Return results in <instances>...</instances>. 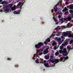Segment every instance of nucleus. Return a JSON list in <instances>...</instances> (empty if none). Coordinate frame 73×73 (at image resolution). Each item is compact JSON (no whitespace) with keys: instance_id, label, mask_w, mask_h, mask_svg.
<instances>
[{"instance_id":"obj_29","label":"nucleus","mask_w":73,"mask_h":73,"mask_svg":"<svg viewBox=\"0 0 73 73\" xmlns=\"http://www.w3.org/2000/svg\"><path fill=\"white\" fill-rule=\"evenodd\" d=\"M67 8L64 9L62 10V12H66V11H67Z\"/></svg>"},{"instance_id":"obj_43","label":"nucleus","mask_w":73,"mask_h":73,"mask_svg":"<svg viewBox=\"0 0 73 73\" xmlns=\"http://www.w3.org/2000/svg\"><path fill=\"white\" fill-rule=\"evenodd\" d=\"M62 42L61 41H59V42H58V44H59V45H61V43H62Z\"/></svg>"},{"instance_id":"obj_63","label":"nucleus","mask_w":73,"mask_h":73,"mask_svg":"<svg viewBox=\"0 0 73 73\" xmlns=\"http://www.w3.org/2000/svg\"><path fill=\"white\" fill-rule=\"evenodd\" d=\"M1 12H3V10H1Z\"/></svg>"},{"instance_id":"obj_39","label":"nucleus","mask_w":73,"mask_h":73,"mask_svg":"<svg viewBox=\"0 0 73 73\" xmlns=\"http://www.w3.org/2000/svg\"><path fill=\"white\" fill-rule=\"evenodd\" d=\"M46 40L47 41V42H50V39H47Z\"/></svg>"},{"instance_id":"obj_13","label":"nucleus","mask_w":73,"mask_h":73,"mask_svg":"<svg viewBox=\"0 0 73 73\" xmlns=\"http://www.w3.org/2000/svg\"><path fill=\"white\" fill-rule=\"evenodd\" d=\"M57 45V42H56V41L53 42L52 44V45L53 46H55V45Z\"/></svg>"},{"instance_id":"obj_3","label":"nucleus","mask_w":73,"mask_h":73,"mask_svg":"<svg viewBox=\"0 0 73 73\" xmlns=\"http://www.w3.org/2000/svg\"><path fill=\"white\" fill-rule=\"evenodd\" d=\"M49 60H50L52 63H54L55 64H57V63H58L59 61H60V60L59 59H54L52 60L49 59Z\"/></svg>"},{"instance_id":"obj_14","label":"nucleus","mask_w":73,"mask_h":73,"mask_svg":"<svg viewBox=\"0 0 73 73\" xmlns=\"http://www.w3.org/2000/svg\"><path fill=\"white\" fill-rule=\"evenodd\" d=\"M49 56L50 57V58L51 59H53V58L54 57V56H53V54H51V55H50V56Z\"/></svg>"},{"instance_id":"obj_41","label":"nucleus","mask_w":73,"mask_h":73,"mask_svg":"<svg viewBox=\"0 0 73 73\" xmlns=\"http://www.w3.org/2000/svg\"><path fill=\"white\" fill-rule=\"evenodd\" d=\"M58 18L60 19H61V16L60 15H58Z\"/></svg>"},{"instance_id":"obj_24","label":"nucleus","mask_w":73,"mask_h":73,"mask_svg":"<svg viewBox=\"0 0 73 73\" xmlns=\"http://www.w3.org/2000/svg\"><path fill=\"white\" fill-rule=\"evenodd\" d=\"M69 12V13H71V14H73V11L72 10H70Z\"/></svg>"},{"instance_id":"obj_35","label":"nucleus","mask_w":73,"mask_h":73,"mask_svg":"<svg viewBox=\"0 0 73 73\" xmlns=\"http://www.w3.org/2000/svg\"><path fill=\"white\" fill-rule=\"evenodd\" d=\"M42 59L41 58H40V63H41V62H42Z\"/></svg>"},{"instance_id":"obj_32","label":"nucleus","mask_w":73,"mask_h":73,"mask_svg":"<svg viewBox=\"0 0 73 73\" xmlns=\"http://www.w3.org/2000/svg\"><path fill=\"white\" fill-rule=\"evenodd\" d=\"M59 20L60 21H61L62 23H63L64 22V21L63 20V19L62 18L61 19H59Z\"/></svg>"},{"instance_id":"obj_50","label":"nucleus","mask_w":73,"mask_h":73,"mask_svg":"<svg viewBox=\"0 0 73 73\" xmlns=\"http://www.w3.org/2000/svg\"><path fill=\"white\" fill-rule=\"evenodd\" d=\"M39 50H40V52H42V51H43L42 50V49H39Z\"/></svg>"},{"instance_id":"obj_45","label":"nucleus","mask_w":73,"mask_h":73,"mask_svg":"<svg viewBox=\"0 0 73 73\" xmlns=\"http://www.w3.org/2000/svg\"><path fill=\"white\" fill-rule=\"evenodd\" d=\"M58 38L56 37L55 38V41H58Z\"/></svg>"},{"instance_id":"obj_17","label":"nucleus","mask_w":73,"mask_h":73,"mask_svg":"<svg viewBox=\"0 0 73 73\" xmlns=\"http://www.w3.org/2000/svg\"><path fill=\"white\" fill-rule=\"evenodd\" d=\"M68 37H72V34L71 33H68Z\"/></svg>"},{"instance_id":"obj_46","label":"nucleus","mask_w":73,"mask_h":73,"mask_svg":"<svg viewBox=\"0 0 73 73\" xmlns=\"http://www.w3.org/2000/svg\"><path fill=\"white\" fill-rule=\"evenodd\" d=\"M14 14H17V11H15L14 13Z\"/></svg>"},{"instance_id":"obj_20","label":"nucleus","mask_w":73,"mask_h":73,"mask_svg":"<svg viewBox=\"0 0 73 73\" xmlns=\"http://www.w3.org/2000/svg\"><path fill=\"white\" fill-rule=\"evenodd\" d=\"M59 54H60V53H59L58 51L55 53V55L56 56H58Z\"/></svg>"},{"instance_id":"obj_23","label":"nucleus","mask_w":73,"mask_h":73,"mask_svg":"<svg viewBox=\"0 0 73 73\" xmlns=\"http://www.w3.org/2000/svg\"><path fill=\"white\" fill-rule=\"evenodd\" d=\"M15 9H16V7H12L11 8V11H14V10H15Z\"/></svg>"},{"instance_id":"obj_44","label":"nucleus","mask_w":73,"mask_h":73,"mask_svg":"<svg viewBox=\"0 0 73 73\" xmlns=\"http://www.w3.org/2000/svg\"><path fill=\"white\" fill-rule=\"evenodd\" d=\"M57 41L58 42H59V41H61V39L60 38H58Z\"/></svg>"},{"instance_id":"obj_57","label":"nucleus","mask_w":73,"mask_h":73,"mask_svg":"<svg viewBox=\"0 0 73 73\" xmlns=\"http://www.w3.org/2000/svg\"><path fill=\"white\" fill-rule=\"evenodd\" d=\"M15 67H18V65H15Z\"/></svg>"},{"instance_id":"obj_37","label":"nucleus","mask_w":73,"mask_h":73,"mask_svg":"<svg viewBox=\"0 0 73 73\" xmlns=\"http://www.w3.org/2000/svg\"><path fill=\"white\" fill-rule=\"evenodd\" d=\"M17 12V14H20V10H18Z\"/></svg>"},{"instance_id":"obj_53","label":"nucleus","mask_w":73,"mask_h":73,"mask_svg":"<svg viewBox=\"0 0 73 73\" xmlns=\"http://www.w3.org/2000/svg\"><path fill=\"white\" fill-rule=\"evenodd\" d=\"M61 37L62 38H64V37L63 36H62Z\"/></svg>"},{"instance_id":"obj_56","label":"nucleus","mask_w":73,"mask_h":73,"mask_svg":"<svg viewBox=\"0 0 73 73\" xmlns=\"http://www.w3.org/2000/svg\"><path fill=\"white\" fill-rule=\"evenodd\" d=\"M72 37L73 38V33H72Z\"/></svg>"},{"instance_id":"obj_27","label":"nucleus","mask_w":73,"mask_h":73,"mask_svg":"<svg viewBox=\"0 0 73 73\" xmlns=\"http://www.w3.org/2000/svg\"><path fill=\"white\" fill-rule=\"evenodd\" d=\"M69 12L68 11H65L64 13V15L66 16L68 14Z\"/></svg>"},{"instance_id":"obj_36","label":"nucleus","mask_w":73,"mask_h":73,"mask_svg":"<svg viewBox=\"0 0 73 73\" xmlns=\"http://www.w3.org/2000/svg\"><path fill=\"white\" fill-rule=\"evenodd\" d=\"M46 62V61L45 60H44L43 62H41L42 64H45Z\"/></svg>"},{"instance_id":"obj_52","label":"nucleus","mask_w":73,"mask_h":73,"mask_svg":"<svg viewBox=\"0 0 73 73\" xmlns=\"http://www.w3.org/2000/svg\"><path fill=\"white\" fill-rule=\"evenodd\" d=\"M7 60H11V58H8Z\"/></svg>"},{"instance_id":"obj_31","label":"nucleus","mask_w":73,"mask_h":73,"mask_svg":"<svg viewBox=\"0 0 73 73\" xmlns=\"http://www.w3.org/2000/svg\"><path fill=\"white\" fill-rule=\"evenodd\" d=\"M36 62L37 63V64H38L39 63V62H38V59L37 58L36 60Z\"/></svg>"},{"instance_id":"obj_4","label":"nucleus","mask_w":73,"mask_h":73,"mask_svg":"<svg viewBox=\"0 0 73 73\" xmlns=\"http://www.w3.org/2000/svg\"><path fill=\"white\" fill-rule=\"evenodd\" d=\"M24 5V3L21 4V2H20L18 4L17 6L16 7L17 8H19V7H22L23 5Z\"/></svg>"},{"instance_id":"obj_40","label":"nucleus","mask_w":73,"mask_h":73,"mask_svg":"<svg viewBox=\"0 0 73 73\" xmlns=\"http://www.w3.org/2000/svg\"><path fill=\"white\" fill-rule=\"evenodd\" d=\"M44 44H45L46 45V44H47V43H48V42L46 40V41H45L44 42Z\"/></svg>"},{"instance_id":"obj_1","label":"nucleus","mask_w":73,"mask_h":73,"mask_svg":"<svg viewBox=\"0 0 73 73\" xmlns=\"http://www.w3.org/2000/svg\"><path fill=\"white\" fill-rule=\"evenodd\" d=\"M59 51L60 54H62L63 56H67L68 54L67 53V50L65 48L63 49V50H60Z\"/></svg>"},{"instance_id":"obj_42","label":"nucleus","mask_w":73,"mask_h":73,"mask_svg":"<svg viewBox=\"0 0 73 73\" xmlns=\"http://www.w3.org/2000/svg\"><path fill=\"white\" fill-rule=\"evenodd\" d=\"M43 53L42 52H40L39 54V56H41V55H42V54H43Z\"/></svg>"},{"instance_id":"obj_12","label":"nucleus","mask_w":73,"mask_h":73,"mask_svg":"<svg viewBox=\"0 0 73 73\" xmlns=\"http://www.w3.org/2000/svg\"><path fill=\"white\" fill-rule=\"evenodd\" d=\"M48 53V50H46L43 52V53L44 54H46Z\"/></svg>"},{"instance_id":"obj_64","label":"nucleus","mask_w":73,"mask_h":73,"mask_svg":"<svg viewBox=\"0 0 73 73\" xmlns=\"http://www.w3.org/2000/svg\"><path fill=\"white\" fill-rule=\"evenodd\" d=\"M10 5H11V6H12V5L11 4H10Z\"/></svg>"},{"instance_id":"obj_54","label":"nucleus","mask_w":73,"mask_h":73,"mask_svg":"<svg viewBox=\"0 0 73 73\" xmlns=\"http://www.w3.org/2000/svg\"><path fill=\"white\" fill-rule=\"evenodd\" d=\"M67 27H69V24H67Z\"/></svg>"},{"instance_id":"obj_34","label":"nucleus","mask_w":73,"mask_h":73,"mask_svg":"<svg viewBox=\"0 0 73 73\" xmlns=\"http://www.w3.org/2000/svg\"><path fill=\"white\" fill-rule=\"evenodd\" d=\"M60 33L58 32V33L56 35V36H59L60 35Z\"/></svg>"},{"instance_id":"obj_33","label":"nucleus","mask_w":73,"mask_h":73,"mask_svg":"<svg viewBox=\"0 0 73 73\" xmlns=\"http://www.w3.org/2000/svg\"><path fill=\"white\" fill-rule=\"evenodd\" d=\"M73 42V40H71V41H70L69 43L70 44H72Z\"/></svg>"},{"instance_id":"obj_28","label":"nucleus","mask_w":73,"mask_h":73,"mask_svg":"<svg viewBox=\"0 0 73 73\" xmlns=\"http://www.w3.org/2000/svg\"><path fill=\"white\" fill-rule=\"evenodd\" d=\"M58 29H61V28L60 27V26H58L55 29V30H57Z\"/></svg>"},{"instance_id":"obj_30","label":"nucleus","mask_w":73,"mask_h":73,"mask_svg":"<svg viewBox=\"0 0 73 73\" xmlns=\"http://www.w3.org/2000/svg\"><path fill=\"white\" fill-rule=\"evenodd\" d=\"M63 36L64 37H66V36H68V33L63 34Z\"/></svg>"},{"instance_id":"obj_60","label":"nucleus","mask_w":73,"mask_h":73,"mask_svg":"<svg viewBox=\"0 0 73 73\" xmlns=\"http://www.w3.org/2000/svg\"><path fill=\"white\" fill-rule=\"evenodd\" d=\"M49 49V48H46V50H48Z\"/></svg>"},{"instance_id":"obj_5","label":"nucleus","mask_w":73,"mask_h":73,"mask_svg":"<svg viewBox=\"0 0 73 73\" xmlns=\"http://www.w3.org/2000/svg\"><path fill=\"white\" fill-rule=\"evenodd\" d=\"M59 5L61 6V7H62V0H60L59 2L56 5V6L57 7H58V6H59Z\"/></svg>"},{"instance_id":"obj_25","label":"nucleus","mask_w":73,"mask_h":73,"mask_svg":"<svg viewBox=\"0 0 73 73\" xmlns=\"http://www.w3.org/2000/svg\"><path fill=\"white\" fill-rule=\"evenodd\" d=\"M68 56H66V57H64V61H65V60H68Z\"/></svg>"},{"instance_id":"obj_59","label":"nucleus","mask_w":73,"mask_h":73,"mask_svg":"<svg viewBox=\"0 0 73 73\" xmlns=\"http://www.w3.org/2000/svg\"><path fill=\"white\" fill-rule=\"evenodd\" d=\"M2 1H3V0H0V3L2 2Z\"/></svg>"},{"instance_id":"obj_61","label":"nucleus","mask_w":73,"mask_h":73,"mask_svg":"<svg viewBox=\"0 0 73 73\" xmlns=\"http://www.w3.org/2000/svg\"><path fill=\"white\" fill-rule=\"evenodd\" d=\"M69 0H66V2H68V1H69Z\"/></svg>"},{"instance_id":"obj_55","label":"nucleus","mask_w":73,"mask_h":73,"mask_svg":"<svg viewBox=\"0 0 73 73\" xmlns=\"http://www.w3.org/2000/svg\"><path fill=\"white\" fill-rule=\"evenodd\" d=\"M54 50H56V47H55L54 48Z\"/></svg>"},{"instance_id":"obj_10","label":"nucleus","mask_w":73,"mask_h":73,"mask_svg":"<svg viewBox=\"0 0 73 73\" xmlns=\"http://www.w3.org/2000/svg\"><path fill=\"white\" fill-rule=\"evenodd\" d=\"M53 19L54 21L56 22V24H58V22H57V19H56V16H54L53 17Z\"/></svg>"},{"instance_id":"obj_22","label":"nucleus","mask_w":73,"mask_h":73,"mask_svg":"<svg viewBox=\"0 0 73 73\" xmlns=\"http://www.w3.org/2000/svg\"><path fill=\"white\" fill-rule=\"evenodd\" d=\"M70 9H73V5H70Z\"/></svg>"},{"instance_id":"obj_38","label":"nucleus","mask_w":73,"mask_h":73,"mask_svg":"<svg viewBox=\"0 0 73 73\" xmlns=\"http://www.w3.org/2000/svg\"><path fill=\"white\" fill-rule=\"evenodd\" d=\"M58 15H60V16H62V13H59Z\"/></svg>"},{"instance_id":"obj_26","label":"nucleus","mask_w":73,"mask_h":73,"mask_svg":"<svg viewBox=\"0 0 73 73\" xmlns=\"http://www.w3.org/2000/svg\"><path fill=\"white\" fill-rule=\"evenodd\" d=\"M67 48L68 49L69 51H70V49H71V48H70V46H68Z\"/></svg>"},{"instance_id":"obj_58","label":"nucleus","mask_w":73,"mask_h":73,"mask_svg":"<svg viewBox=\"0 0 73 73\" xmlns=\"http://www.w3.org/2000/svg\"><path fill=\"white\" fill-rule=\"evenodd\" d=\"M55 66V64H54V65H52L53 67H54Z\"/></svg>"},{"instance_id":"obj_16","label":"nucleus","mask_w":73,"mask_h":73,"mask_svg":"<svg viewBox=\"0 0 73 73\" xmlns=\"http://www.w3.org/2000/svg\"><path fill=\"white\" fill-rule=\"evenodd\" d=\"M9 11V9H7V8H6V9L5 10V13H8Z\"/></svg>"},{"instance_id":"obj_2","label":"nucleus","mask_w":73,"mask_h":73,"mask_svg":"<svg viewBox=\"0 0 73 73\" xmlns=\"http://www.w3.org/2000/svg\"><path fill=\"white\" fill-rule=\"evenodd\" d=\"M43 43L42 42H39L38 44H36L35 45V47L36 48H38V49H40L41 48V46H43Z\"/></svg>"},{"instance_id":"obj_8","label":"nucleus","mask_w":73,"mask_h":73,"mask_svg":"<svg viewBox=\"0 0 73 73\" xmlns=\"http://www.w3.org/2000/svg\"><path fill=\"white\" fill-rule=\"evenodd\" d=\"M7 4H5L3 5V10H5L4 9L5 8H8L9 7V6L7 5Z\"/></svg>"},{"instance_id":"obj_19","label":"nucleus","mask_w":73,"mask_h":73,"mask_svg":"<svg viewBox=\"0 0 73 73\" xmlns=\"http://www.w3.org/2000/svg\"><path fill=\"white\" fill-rule=\"evenodd\" d=\"M64 46L62 45H62H61L60 47V49H61V50H62L63 49V48H64Z\"/></svg>"},{"instance_id":"obj_51","label":"nucleus","mask_w":73,"mask_h":73,"mask_svg":"<svg viewBox=\"0 0 73 73\" xmlns=\"http://www.w3.org/2000/svg\"><path fill=\"white\" fill-rule=\"evenodd\" d=\"M61 54L59 55L58 56L59 57H61Z\"/></svg>"},{"instance_id":"obj_48","label":"nucleus","mask_w":73,"mask_h":73,"mask_svg":"<svg viewBox=\"0 0 73 73\" xmlns=\"http://www.w3.org/2000/svg\"><path fill=\"white\" fill-rule=\"evenodd\" d=\"M65 4L66 5H68L69 4V3H68V2H65Z\"/></svg>"},{"instance_id":"obj_18","label":"nucleus","mask_w":73,"mask_h":73,"mask_svg":"<svg viewBox=\"0 0 73 73\" xmlns=\"http://www.w3.org/2000/svg\"><path fill=\"white\" fill-rule=\"evenodd\" d=\"M44 65L46 67L48 68V66H49V64L48 63H46L44 64Z\"/></svg>"},{"instance_id":"obj_47","label":"nucleus","mask_w":73,"mask_h":73,"mask_svg":"<svg viewBox=\"0 0 73 73\" xmlns=\"http://www.w3.org/2000/svg\"><path fill=\"white\" fill-rule=\"evenodd\" d=\"M17 8H20V9H22V6H21V7H19Z\"/></svg>"},{"instance_id":"obj_6","label":"nucleus","mask_w":73,"mask_h":73,"mask_svg":"<svg viewBox=\"0 0 73 73\" xmlns=\"http://www.w3.org/2000/svg\"><path fill=\"white\" fill-rule=\"evenodd\" d=\"M66 41H65L64 42L63 44H62V46H67V45L68 44V42L69 41L68 40H66Z\"/></svg>"},{"instance_id":"obj_9","label":"nucleus","mask_w":73,"mask_h":73,"mask_svg":"<svg viewBox=\"0 0 73 73\" xmlns=\"http://www.w3.org/2000/svg\"><path fill=\"white\" fill-rule=\"evenodd\" d=\"M54 11L55 13H56L57 12V6L56 5L54 8Z\"/></svg>"},{"instance_id":"obj_49","label":"nucleus","mask_w":73,"mask_h":73,"mask_svg":"<svg viewBox=\"0 0 73 73\" xmlns=\"http://www.w3.org/2000/svg\"><path fill=\"white\" fill-rule=\"evenodd\" d=\"M51 12L52 13H53L54 12V10L53 9H52L51 10Z\"/></svg>"},{"instance_id":"obj_15","label":"nucleus","mask_w":73,"mask_h":73,"mask_svg":"<svg viewBox=\"0 0 73 73\" xmlns=\"http://www.w3.org/2000/svg\"><path fill=\"white\" fill-rule=\"evenodd\" d=\"M65 58V57H62L60 58L59 60V61H62L63 60V59Z\"/></svg>"},{"instance_id":"obj_62","label":"nucleus","mask_w":73,"mask_h":73,"mask_svg":"<svg viewBox=\"0 0 73 73\" xmlns=\"http://www.w3.org/2000/svg\"><path fill=\"white\" fill-rule=\"evenodd\" d=\"M62 41V42H64V40H61V41Z\"/></svg>"},{"instance_id":"obj_7","label":"nucleus","mask_w":73,"mask_h":73,"mask_svg":"<svg viewBox=\"0 0 73 73\" xmlns=\"http://www.w3.org/2000/svg\"><path fill=\"white\" fill-rule=\"evenodd\" d=\"M64 21H70L72 20V18L70 17H68L67 18H64Z\"/></svg>"},{"instance_id":"obj_21","label":"nucleus","mask_w":73,"mask_h":73,"mask_svg":"<svg viewBox=\"0 0 73 73\" xmlns=\"http://www.w3.org/2000/svg\"><path fill=\"white\" fill-rule=\"evenodd\" d=\"M2 4L3 5H4V4H8V3L5 2V1H3L2 2Z\"/></svg>"},{"instance_id":"obj_11","label":"nucleus","mask_w":73,"mask_h":73,"mask_svg":"<svg viewBox=\"0 0 73 73\" xmlns=\"http://www.w3.org/2000/svg\"><path fill=\"white\" fill-rule=\"evenodd\" d=\"M44 58L46 60H48L49 59V55L48 54H47L46 55L44 56Z\"/></svg>"}]
</instances>
